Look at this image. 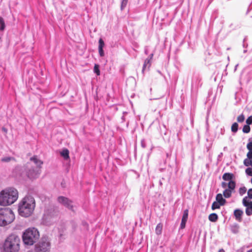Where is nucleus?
I'll return each mask as SVG.
<instances>
[{"label":"nucleus","mask_w":252,"mask_h":252,"mask_svg":"<svg viewBox=\"0 0 252 252\" xmlns=\"http://www.w3.org/2000/svg\"><path fill=\"white\" fill-rule=\"evenodd\" d=\"M35 207V202L34 198L31 196H26L18 204L19 214L22 217H29L33 214Z\"/></svg>","instance_id":"f257e3e1"},{"label":"nucleus","mask_w":252,"mask_h":252,"mask_svg":"<svg viewBox=\"0 0 252 252\" xmlns=\"http://www.w3.org/2000/svg\"><path fill=\"white\" fill-rule=\"evenodd\" d=\"M18 192L13 188L5 189L0 192V205H10L14 203L18 199Z\"/></svg>","instance_id":"f03ea898"},{"label":"nucleus","mask_w":252,"mask_h":252,"mask_svg":"<svg viewBox=\"0 0 252 252\" xmlns=\"http://www.w3.org/2000/svg\"><path fill=\"white\" fill-rule=\"evenodd\" d=\"M39 233L34 227H30L23 233L22 239L24 244L27 246L33 245L39 239Z\"/></svg>","instance_id":"7ed1b4c3"},{"label":"nucleus","mask_w":252,"mask_h":252,"mask_svg":"<svg viewBox=\"0 0 252 252\" xmlns=\"http://www.w3.org/2000/svg\"><path fill=\"white\" fill-rule=\"evenodd\" d=\"M20 243L19 237L14 235H10L3 244L4 252H18L20 249Z\"/></svg>","instance_id":"20e7f679"},{"label":"nucleus","mask_w":252,"mask_h":252,"mask_svg":"<svg viewBox=\"0 0 252 252\" xmlns=\"http://www.w3.org/2000/svg\"><path fill=\"white\" fill-rule=\"evenodd\" d=\"M15 220V215L9 208H0V226H4L12 223Z\"/></svg>","instance_id":"39448f33"},{"label":"nucleus","mask_w":252,"mask_h":252,"mask_svg":"<svg viewBox=\"0 0 252 252\" xmlns=\"http://www.w3.org/2000/svg\"><path fill=\"white\" fill-rule=\"evenodd\" d=\"M50 248V244L46 239H42L35 245V252H47Z\"/></svg>","instance_id":"423d86ee"},{"label":"nucleus","mask_w":252,"mask_h":252,"mask_svg":"<svg viewBox=\"0 0 252 252\" xmlns=\"http://www.w3.org/2000/svg\"><path fill=\"white\" fill-rule=\"evenodd\" d=\"M58 201L59 203L62 204L68 209L73 211L72 202L68 198L61 196L58 198Z\"/></svg>","instance_id":"0eeeda50"},{"label":"nucleus","mask_w":252,"mask_h":252,"mask_svg":"<svg viewBox=\"0 0 252 252\" xmlns=\"http://www.w3.org/2000/svg\"><path fill=\"white\" fill-rule=\"evenodd\" d=\"M236 184L234 181H230L228 183V188L223 191V195L225 198L231 197L232 193L234 191L235 188Z\"/></svg>","instance_id":"6e6552de"},{"label":"nucleus","mask_w":252,"mask_h":252,"mask_svg":"<svg viewBox=\"0 0 252 252\" xmlns=\"http://www.w3.org/2000/svg\"><path fill=\"white\" fill-rule=\"evenodd\" d=\"M26 175L31 179L36 178L38 176V173L34 168L31 167L30 163H28L26 166Z\"/></svg>","instance_id":"1a4fd4ad"},{"label":"nucleus","mask_w":252,"mask_h":252,"mask_svg":"<svg viewBox=\"0 0 252 252\" xmlns=\"http://www.w3.org/2000/svg\"><path fill=\"white\" fill-rule=\"evenodd\" d=\"M154 56V54L152 53L150 55L149 57L147 58L144 63L142 71H144L147 68H149L151 65V61Z\"/></svg>","instance_id":"9d476101"},{"label":"nucleus","mask_w":252,"mask_h":252,"mask_svg":"<svg viewBox=\"0 0 252 252\" xmlns=\"http://www.w3.org/2000/svg\"><path fill=\"white\" fill-rule=\"evenodd\" d=\"M188 218V210L186 209L184 211L181 223L180 228L183 229L185 227L186 223Z\"/></svg>","instance_id":"9b49d317"},{"label":"nucleus","mask_w":252,"mask_h":252,"mask_svg":"<svg viewBox=\"0 0 252 252\" xmlns=\"http://www.w3.org/2000/svg\"><path fill=\"white\" fill-rule=\"evenodd\" d=\"M243 214V212L240 209H236L234 211V215L236 220L240 222L242 221V216Z\"/></svg>","instance_id":"f8f14e48"},{"label":"nucleus","mask_w":252,"mask_h":252,"mask_svg":"<svg viewBox=\"0 0 252 252\" xmlns=\"http://www.w3.org/2000/svg\"><path fill=\"white\" fill-rule=\"evenodd\" d=\"M234 177V175L232 173H225L222 176V179L225 181H233L232 179Z\"/></svg>","instance_id":"ddd939ff"},{"label":"nucleus","mask_w":252,"mask_h":252,"mask_svg":"<svg viewBox=\"0 0 252 252\" xmlns=\"http://www.w3.org/2000/svg\"><path fill=\"white\" fill-rule=\"evenodd\" d=\"M30 160L34 163L37 167H40L43 164V162L40 160L36 156H34L30 158Z\"/></svg>","instance_id":"4468645a"},{"label":"nucleus","mask_w":252,"mask_h":252,"mask_svg":"<svg viewBox=\"0 0 252 252\" xmlns=\"http://www.w3.org/2000/svg\"><path fill=\"white\" fill-rule=\"evenodd\" d=\"M216 199L217 202H219L221 205H224L226 202V200L222 197L221 193H219L216 195Z\"/></svg>","instance_id":"2eb2a0df"},{"label":"nucleus","mask_w":252,"mask_h":252,"mask_svg":"<svg viewBox=\"0 0 252 252\" xmlns=\"http://www.w3.org/2000/svg\"><path fill=\"white\" fill-rule=\"evenodd\" d=\"M243 204L245 207L252 208V201L249 202L248 197H245L243 199Z\"/></svg>","instance_id":"dca6fc26"},{"label":"nucleus","mask_w":252,"mask_h":252,"mask_svg":"<svg viewBox=\"0 0 252 252\" xmlns=\"http://www.w3.org/2000/svg\"><path fill=\"white\" fill-rule=\"evenodd\" d=\"M61 155L65 159L69 158V151L66 149H63L61 153Z\"/></svg>","instance_id":"f3484780"},{"label":"nucleus","mask_w":252,"mask_h":252,"mask_svg":"<svg viewBox=\"0 0 252 252\" xmlns=\"http://www.w3.org/2000/svg\"><path fill=\"white\" fill-rule=\"evenodd\" d=\"M218 219V215L215 213H212L209 216V220L212 222H215Z\"/></svg>","instance_id":"a211bd4d"},{"label":"nucleus","mask_w":252,"mask_h":252,"mask_svg":"<svg viewBox=\"0 0 252 252\" xmlns=\"http://www.w3.org/2000/svg\"><path fill=\"white\" fill-rule=\"evenodd\" d=\"M162 229V225L161 223H158L156 228V233L158 235H159L161 233Z\"/></svg>","instance_id":"6ab92c4d"},{"label":"nucleus","mask_w":252,"mask_h":252,"mask_svg":"<svg viewBox=\"0 0 252 252\" xmlns=\"http://www.w3.org/2000/svg\"><path fill=\"white\" fill-rule=\"evenodd\" d=\"M5 28V24L4 20L3 18L0 17V31H3L4 30Z\"/></svg>","instance_id":"aec40b11"},{"label":"nucleus","mask_w":252,"mask_h":252,"mask_svg":"<svg viewBox=\"0 0 252 252\" xmlns=\"http://www.w3.org/2000/svg\"><path fill=\"white\" fill-rule=\"evenodd\" d=\"M220 206H222V205H220V203H219V202H218L217 201H215L213 203V204L212 205V209L214 210L216 209H219L220 208Z\"/></svg>","instance_id":"412c9836"},{"label":"nucleus","mask_w":252,"mask_h":252,"mask_svg":"<svg viewBox=\"0 0 252 252\" xmlns=\"http://www.w3.org/2000/svg\"><path fill=\"white\" fill-rule=\"evenodd\" d=\"M14 158H12V157H4V158H3L1 159V161L2 162H8L12 160H14Z\"/></svg>","instance_id":"4be33fe9"},{"label":"nucleus","mask_w":252,"mask_h":252,"mask_svg":"<svg viewBox=\"0 0 252 252\" xmlns=\"http://www.w3.org/2000/svg\"><path fill=\"white\" fill-rule=\"evenodd\" d=\"M238 125L237 123H234L231 126V130L233 132H236L238 130Z\"/></svg>","instance_id":"5701e85b"},{"label":"nucleus","mask_w":252,"mask_h":252,"mask_svg":"<svg viewBox=\"0 0 252 252\" xmlns=\"http://www.w3.org/2000/svg\"><path fill=\"white\" fill-rule=\"evenodd\" d=\"M94 71L97 75H100V71L99 69V65L97 64H95L94 68Z\"/></svg>","instance_id":"b1692460"},{"label":"nucleus","mask_w":252,"mask_h":252,"mask_svg":"<svg viewBox=\"0 0 252 252\" xmlns=\"http://www.w3.org/2000/svg\"><path fill=\"white\" fill-rule=\"evenodd\" d=\"M244 164L246 166H251L252 162L251 161V159L248 158L245 159L244 160Z\"/></svg>","instance_id":"393cba45"},{"label":"nucleus","mask_w":252,"mask_h":252,"mask_svg":"<svg viewBox=\"0 0 252 252\" xmlns=\"http://www.w3.org/2000/svg\"><path fill=\"white\" fill-rule=\"evenodd\" d=\"M250 131V127L248 125H245L243 128V131L244 133H248Z\"/></svg>","instance_id":"a878e982"},{"label":"nucleus","mask_w":252,"mask_h":252,"mask_svg":"<svg viewBox=\"0 0 252 252\" xmlns=\"http://www.w3.org/2000/svg\"><path fill=\"white\" fill-rule=\"evenodd\" d=\"M246 191H247L246 188L245 187H241L239 189V192L240 195H242L246 193Z\"/></svg>","instance_id":"bb28decb"},{"label":"nucleus","mask_w":252,"mask_h":252,"mask_svg":"<svg viewBox=\"0 0 252 252\" xmlns=\"http://www.w3.org/2000/svg\"><path fill=\"white\" fill-rule=\"evenodd\" d=\"M98 43H99L98 49H100V48L103 49L105 44H104V42L102 38H100L99 39Z\"/></svg>","instance_id":"cd10ccee"},{"label":"nucleus","mask_w":252,"mask_h":252,"mask_svg":"<svg viewBox=\"0 0 252 252\" xmlns=\"http://www.w3.org/2000/svg\"><path fill=\"white\" fill-rule=\"evenodd\" d=\"M246 213L248 216H250L252 214V208L246 207Z\"/></svg>","instance_id":"c85d7f7f"},{"label":"nucleus","mask_w":252,"mask_h":252,"mask_svg":"<svg viewBox=\"0 0 252 252\" xmlns=\"http://www.w3.org/2000/svg\"><path fill=\"white\" fill-rule=\"evenodd\" d=\"M245 117L243 115H241L237 117V121L239 123H241L244 121Z\"/></svg>","instance_id":"c756f323"},{"label":"nucleus","mask_w":252,"mask_h":252,"mask_svg":"<svg viewBox=\"0 0 252 252\" xmlns=\"http://www.w3.org/2000/svg\"><path fill=\"white\" fill-rule=\"evenodd\" d=\"M128 0H122L121 3V9H123L126 5Z\"/></svg>","instance_id":"7c9ffc66"},{"label":"nucleus","mask_w":252,"mask_h":252,"mask_svg":"<svg viewBox=\"0 0 252 252\" xmlns=\"http://www.w3.org/2000/svg\"><path fill=\"white\" fill-rule=\"evenodd\" d=\"M246 173L247 175L252 176V168H248L246 170Z\"/></svg>","instance_id":"2f4dec72"},{"label":"nucleus","mask_w":252,"mask_h":252,"mask_svg":"<svg viewBox=\"0 0 252 252\" xmlns=\"http://www.w3.org/2000/svg\"><path fill=\"white\" fill-rule=\"evenodd\" d=\"M231 230L233 233H237L238 231V226L237 225L232 226Z\"/></svg>","instance_id":"473e14b6"},{"label":"nucleus","mask_w":252,"mask_h":252,"mask_svg":"<svg viewBox=\"0 0 252 252\" xmlns=\"http://www.w3.org/2000/svg\"><path fill=\"white\" fill-rule=\"evenodd\" d=\"M247 148L249 150V152H252V142H250L248 143Z\"/></svg>","instance_id":"72a5a7b5"},{"label":"nucleus","mask_w":252,"mask_h":252,"mask_svg":"<svg viewBox=\"0 0 252 252\" xmlns=\"http://www.w3.org/2000/svg\"><path fill=\"white\" fill-rule=\"evenodd\" d=\"M248 198L249 197L250 199H252V189H251L248 191Z\"/></svg>","instance_id":"f704fd0d"},{"label":"nucleus","mask_w":252,"mask_h":252,"mask_svg":"<svg viewBox=\"0 0 252 252\" xmlns=\"http://www.w3.org/2000/svg\"><path fill=\"white\" fill-rule=\"evenodd\" d=\"M247 158L251 159L252 162L251 166H252V152H249L247 154Z\"/></svg>","instance_id":"c9c22d12"},{"label":"nucleus","mask_w":252,"mask_h":252,"mask_svg":"<svg viewBox=\"0 0 252 252\" xmlns=\"http://www.w3.org/2000/svg\"><path fill=\"white\" fill-rule=\"evenodd\" d=\"M246 123L248 125L252 124V116H250L246 120Z\"/></svg>","instance_id":"e433bc0d"},{"label":"nucleus","mask_w":252,"mask_h":252,"mask_svg":"<svg viewBox=\"0 0 252 252\" xmlns=\"http://www.w3.org/2000/svg\"><path fill=\"white\" fill-rule=\"evenodd\" d=\"M98 52L100 56L103 57L104 56V53L103 49H98Z\"/></svg>","instance_id":"4c0bfd02"},{"label":"nucleus","mask_w":252,"mask_h":252,"mask_svg":"<svg viewBox=\"0 0 252 252\" xmlns=\"http://www.w3.org/2000/svg\"><path fill=\"white\" fill-rule=\"evenodd\" d=\"M221 187L222 188H223L224 189H227V187L228 188V183H227L226 182H222L221 183Z\"/></svg>","instance_id":"58836bf2"},{"label":"nucleus","mask_w":252,"mask_h":252,"mask_svg":"<svg viewBox=\"0 0 252 252\" xmlns=\"http://www.w3.org/2000/svg\"><path fill=\"white\" fill-rule=\"evenodd\" d=\"M144 52H145V53L147 55L149 53V51H148V47H146L145 48V49H144Z\"/></svg>","instance_id":"ea45409f"},{"label":"nucleus","mask_w":252,"mask_h":252,"mask_svg":"<svg viewBox=\"0 0 252 252\" xmlns=\"http://www.w3.org/2000/svg\"><path fill=\"white\" fill-rule=\"evenodd\" d=\"M238 66H239V64H236V65H235V68H234V70H235H235H236V69H237V67H238Z\"/></svg>","instance_id":"a19ab883"},{"label":"nucleus","mask_w":252,"mask_h":252,"mask_svg":"<svg viewBox=\"0 0 252 252\" xmlns=\"http://www.w3.org/2000/svg\"><path fill=\"white\" fill-rule=\"evenodd\" d=\"M218 252H225L223 249H220L219 251Z\"/></svg>","instance_id":"79ce46f5"},{"label":"nucleus","mask_w":252,"mask_h":252,"mask_svg":"<svg viewBox=\"0 0 252 252\" xmlns=\"http://www.w3.org/2000/svg\"><path fill=\"white\" fill-rule=\"evenodd\" d=\"M2 130L5 131V132L7 131L6 129L5 128H3Z\"/></svg>","instance_id":"37998d69"},{"label":"nucleus","mask_w":252,"mask_h":252,"mask_svg":"<svg viewBox=\"0 0 252 252\" xmlns=\"http://www.w3.org/2000/svg\"><path fill=\"white\" fill-rule=\"evenodd\" d=\"M247 252H252V249L248 251Z\"/></svg>","instance_id":"c03bdc74"},{"label":"nucleus","mask_w":252,"mask_h":252,"mask_svg":"<svg viewBox=\"0 0 252 252\" xmlns=\"http://www.w3.org/2000/svg\"><path fill=\"white\" fill-rule=\"evenodd\" d=\"M142 145L143 147H144V144H143V143H142Z\"/></svg>","instance_id":"a18cd8bd"},{"label":"nucleus","mask_w":252,"mask_h":252,"mask_svg":"<svg viewBox=\"0 0 252 252\" xmlns=\"http://www.w3.org/2000/svg\"><path fill=\"white\" fill-rule=\"evenodd\" d=\"M246 52H247V50H244V53H246Z\"/></svg>","instance_id":"49530a36"},{"label":"nucleus","mask_w":252,"mask_h":252,"mask_svg":"<svg viewBox=\"0 0 252 252\" xmlns=\"http://www.w3.org/2000/svg\"><path fill=\"white\" fill-rule=\"evenodd\" d=\"M251 183H252V179H251Z\"/></svg>","instance_id":"de8ad7c7"}]
</instances>
